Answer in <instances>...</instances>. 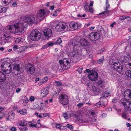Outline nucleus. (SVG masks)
Wrapping results in <instances>:
<instances>
[{"instance_id": "8fccbe9b", "label": "nucleus", "mask_w": 131, "mask_h": 131, "mask_svg": "<svg viewBox=\"0 0 131 131\" xmlns=\"http://www.w3.org/2000/svg\"><path fill=\"white\" fill-rule=\"evenodd\" d=\"M19 129L21 131H26L28 129L26 126L24 128H23L22 127L20 128Z\"/></svg>"}, {"instance_id": "72a5a7b5", "label": "nucleus", "mask_w": 131, "mask_h": 131, "mask_svg": "<svg viewBox=\"0 0 131 131\" xmlns=\"http://www.w3.org/2000/svg\"><path fill=\"white\" fill-rule=\"evenodd\" d=\"M63 116L66 119H67L68 118L70 117L71 116L70 113L69 112H66L64 113L63 114Z\"/></svg>"}, {"instance_id": "412c9836", "label": "nucleus", "mask_w": 131, "mask_h": 131, "mask_svg": "<svg viewBox=\"0 0 131 131\" xmlns=\"http://www.w3.org/2000/svg\"><path fill=\"white\" fill-rule=\"evenodd\" d=\"M127 60H126V61L125 59L124 60V59L123 60L125 62V67L127 69H131V59H129L127 58Z\"/></svg>"}, {"instance_id": "f257e3e1", "label": "nucleus", "mask_w": 131, "mask_h": 131, "mask_svg": "<svg viewBox=\"0 0 131 131\" xmlns=\"http://www.w3.org/2000/svg\"><path fill=\"white\" fill-rule=\"evenodd\" d=\"M41 36V33L38 30L34 29L30 33L29 37L32 40L37 41L40 39Z\"/></svg>"}, {"instance_id": "a19ab883", "label": "nucleus", "mask_w": 131, "mask_h": 131, "mask_svg": "<svg viewBox=\"0 0 131 131\" xmlns=\"http://www.w3.org/2000/svg\"><path fill=\"white\" fill-rule=\"evenodd\" d=\"M62 41L61 38H59L54 43L55 44H60L61 43Z\"/></svg>"}, {"instance_id": "5701e85b", "label": "nucleus", "mask_w": 131, "mask_h": 131, "mask_svg": "<svg viewBox=\"0 0 131 131\" xmlns=\"http://www.w3.org/2000/svg\"><path fill=\"white\" fill-rule=\"evenodd\" d=\"M59 62L61 68L63 70H66L68 69V66H65V65H66V64L64 63L63 60H59Z\"/></svg>"}, {"instance_id": "774afa93", "label": "nucleus", "mask_w": 131, "mask_h": 131, "mask_svg": "<svg viewBox=\"0 0 131 131\" xmlns=\"http://www.w3.org/2000/svg\"><path fill=\"white\" fill-rule=\"evenodd\" d=\"M90 70L89 69H87L84 71V73H89L90 72Z\"/></svg>"}, {"instance_id": "680f3d73", "label": "nucleus", "mask_w": 131, "mask_h": 131, "mask_svg": "<svg viewBox=\"0 0 131 131\" xmlns=\"http://www.w3.org/2000/svg\"><path fill=\"white\" fill-rule=\"evenodd\" d=\"M20 73H19V74L18 73V74H17L16 75V77H17V79L19 78H21V77H22L21 76V75H20Z\"/></svg>"}, {"instance_id": "4468645a", "label": "nucleus", "mask_w": 131, "mask_h": 131, "mask_svg": "<svg viewBox=\"0 0 131 131\" xmlns=\"http://www.w3.org/2000/svg\"><path fill=\"white\" fill-rule=\"evenodd\" d=\"M7 35L4 34L3 36L4 37L2 39L1 43L2 44L4 45L6 43H8L10 41L11 37L9 36H7Z\"/></svg>"}, {"instance_id": "37998d69", "label": "nucleus", "mask_w": 131, "mask_h": 131, "mask_svg": "<svg viewBox=\"0 0 131 131\" xmlns=\"http://www.w3.org/2000/svg\"><path fill=\"white\" fill-rule=\"evenodd\" d=\"M22 38H18L16 39L15 42L16 43H18L21 41Z\"/></svg>"}, {"instance_id": "f3484780", "label": "nucleus", "mask_w": 131, "mask_h": 131, "mask_svg": "<svg viewBox=\"0 0 131 131\" xmlns=\"http://www.w3.org/2000/svg\"><path fill=\"white\" fill-rule=\"evenodd\" d=\"M69 55L71 57H73L76 61H78L79 60V57L78 52L73 50L70 53Z\"/></svg>"}, {"instance_id": "bf43d9fd", "label": "nucleus", "mask_w": 131, "mask_h": 131, "mask_svg": "<svg viewBox=\"0 0 131 131\" xmlns=\"http://www.w3.org/2000/svg\"><path fill=\"white\" fill-rule=\"evenodd\" d=\"M102 96V97H104L105 98H106L108 97V94L105 93L103 94Z\"/></svg>"}, {"instance_id": "473e14b6", "label": "nucleus", "mask_w": 131, "mask_h": 131, "mask_svg": "<svg viewBox=\"0 0 131 131\" xmlns=\"http://www.w3.org/2000/svg\"><path fill=\"white\" fill-rule=\"evenodd\" d=\"M97 83L98 84V86L101 88L104 87V83L103 80H100Z\"/></svg>"}, {"instance_id": "49530a36", "label": "nucleus", "mask_w": 131, "mask_h": 131, "mask_svg": "<svg viewBox=\"0 0 131 131\" xmlns=\"http://www.w3.org/2000/svg\"><path fill=\"white\" fill-rule=\"evenodd\" d=\"M48 80V77L47 76H46L42 79V80L45 83H46L47 81Z\"/></svg>"}, {"instance_id": "20e7f679", "label": "nucleus", "mask_w": 131, "mask_h": 131, "mask_svg": "<svg viewBox=\"0 0 131 131\" xmlns=\"http://www.w3.org/2000/svg\"><path fill=\"white\" fill-rule=\"evenodd\" d=\"M88 77L91 80L95 81L98 78V74L95 70H92L89 73Z\"/></svg>"}, {"instance_id": "ea45409f", "label": "nucleus", "mask_w": 131, "mask_h": 131, "mask_svg": "<svg viewBox=\"0 0 131 131\" xmlns=\"http://www.w3.org/2000/svg\"><path fill=\"white\" fill-rule=\"evenodd\" d=\"M6 9L5 7L2 6H0V13L2 12L5 13L6 12Z\"/></svg>"}, {"instance_id": "cd10ccee", "label": "nucleus", "mask_w": 131, "mask_h": 131, "mask_svg": "<svg viewBox=\"0 0 131 131\" xmlns=\"http://www.w3.org/2000/svg\"><path fill=\"white\" fill-rule=\"evenodd\" d=\"M80 43L82 46H88L89 45V42L85 39H80Z\"/></svg>"}, {"instance_id": "4c0bfd02", "label": "nucleus", "mask_w": 131, "mask_h": 131, "mask_svg": "<svg viewBox=\"0 0 131 131\" xmlns=\"http://www.w3.org/2000/svg\"><path fill=\"white\" fill-rule=\"evenodd\" d=\"M67 58L66 59V63L65 64H66L65 65V66H68L69 67H68V69L70 67V65H69L70 62H71V59H70L68 58L67 60Z\"/></svg>"}, {"instance_id": "79ce46f5", "label": "nucleus", "mask_w": 131, "mask_h": 131, "mask_svg": "<svg viewBox=\"0 0 131 131\" xmlns=\"http://www.w3.org/2000/svg\"><path fill=\"white\" fill-rule=\"evenodd\" d=\"M67 127L70 129V130H72L73 129V127L72 125H70L69 124H68L66 125Z\"/></svg>"}, {"instance_id": "2f4dec72", "label": "nucleus", "mask_w": 131, "mask_h": 131, "mask_svg": "<svg viewBox=\"0 0 131 131\" xmlns=\"http://www.w3.org/2000/svg\"><path fill=\"white\" fill-rule=\"evenodd\" d=\"M28 123L25 120H23L21 122H20L19 124L20 126H26Z\"/></svg>"}, {"instance_id": "0eeeda50", "label": "nucleus", "mask_w": 131, "mask_h": 131, "mask_svg": "<svg viewBox=\"0 0 131 131\" xmlns=\"http://www.w3.org/2000/svg\"><path fill=\"white\" fill-rule=\"evenodd\" d=\"M49 12V11L46 9H41L38 12L37 17L40 20H42L44 17L45 15L48 14Z\"/></svg>"}, {"instance_id": "0e129e2a", "label": "nucleus", "mask_w": 131, "mask_h": 131, "mask_svg": "<svg viewBox=\"0 0 131 131\" xmlns=\"http://www.w3.org/2000/svg\"><path fill=\"white\" fill-rule=\"evenodd\" d=\"M10 130L11 131H17L16 128V127H12Z\"/></svg>"}, {"instance_id": "052dcab7", "label": "nucleus", "mask_w": 131, "mask_h": 131, "mask_svg": "<svg viewBox=\"0 0 131 131\" xmlns=\"http://www.w3.org/2000/svg\"><path fill=\"white\" fill-rule=\"evenodd\" d=\"M118 100L117 99L114 98L113 99L112 102L113 103H116L118 102Z\"/></svg>"}, {"instance_id": "f8f14e48", "label": "nucleus", "mask_w": 131, "mask_h": 131, "mask_svg": "<svg viewBox=\"0 0 131 131\" xmlns=\"http://www.w3.org/2000/svg\"><path fill=\"white\" fill-rule=\"evenodd\" d=\"M80 41V39H79V37L75 36L69 42V44L70 46H73L79 43Z\"/></svg>"}, {"instance_id": "c756f323", "label": "nucleus", "mask_w": 131, "mask_h": 131, "mask_svg": "<svg viewBox=\"0 0 131 131\" xmlns=\"http://www.w3.org/2000/svg\"><path fill=\"white\" fill-rule=\"evenodd\" d=\"M13 0H2V4L4 6H7L12 2Z\"/></svg>"}, {"instance_id": "f03ea898", "label": "nucleus", "mask_w": 131, "mask_h": 131, "mask_svg": "<svg viewBox=\"0 0 131 131\" xmlns=\"http://www.w3.org/2000/svg\"><path fill=\"white\" fill-rule=\"evenodd\" d=\"M1 70L7 74H9L12 71V68L11 64L7 61L3 62L1 66Z\"/></svg>"}, {"instance_id": "dca6fc26", "label": "nucleus", "mask_w": 131, "mask_h": 131, "mask_svg": "<svg viewBox=\"0 0 131 131\" xmlns=\"http://www.w3.org/2000/svg\"><path fill=\"white\" fill-rule=\"evenodd\" d=\"M80 116L79 114L77 113L74 114L73 116V119L75 121H80L81 122L84 123H86L88 122V121H85L83 119H81L80 118Z\"/></svg>"}, {"instance_id": "39448f33", "label": "nucleus", "mask_w": 131, "mask_h": 131, "mask_svg": "<svg viewBox=\"0 0 131 131\" xmlns=\"http://www.w3.org/2000/svg\"><path fill=\"white\" fill-rule=\"evenodd\" d=\"M67 27L66 23L63 22H59L56 25L55 29L57 31L60 32L64 30Z\"/></svg>"}, {"instance_id": "e433bc0d", "label": "nucleus", "mask_w": 131, "mask_h": 131, "mask_svg": "<svg viewBox=\"0 0 131 131\" xmlns=\"http://www.w3.org/2000/svg\"><path fill=\"white\" fill-rule=\"evenodd\" d=\"M18 112L21 114L24 115L27 112L26 110L25 109H23L22 110H19Z\"/></svg>"}, {"instance_id": "7c9ffc66", "label": "nucleus", "mask_w": 131, "mask_h": 131, "mask_svg": "<svg viewBox=\"0 0 131 131\" xmlns=\"http://www.w3.org/2000/svg\"><path fill=\"white\" fill-rule=\"evenodd\" d=\"M108 8H108V7H107V6H106L105 10L100 13L99 14L101 15V14H104V15H105L107 14V13H108V14H109V15L112 14V12H111V11L108 10Z\"/></svg>"}, {"instance_id": "1a4fd4ad", "label": "nucleus", "mask_w": 131, "mask_h": 131, "mask_svg": "<svg viewBox=\"0 0 131 131\" xmlns=\"http://www.w3.org/2000/svg\"><path fill=\"white\" fill-rule=\"evenodd\" d=\"M60 103L63 105H67L68 103L69 100L67 96L64 94H61L59 97Z\"/></svg>"}, {"instance_id": "c03bdc74", "label": "nucleus", "mask_w": 131, "mask_h": 131, "mask_svg": "<svg viewBox=\"0 0 131 131\" xmlns=\"http://www.w3.org/2000/svg\"><path fill=\"white\" fill-rule=\"evenodd\" d=\"M55 83L56 85L58 86H62V84L61 83V82L59 81H56Z\"/></svg>"}, {"instance_id": "b1692460", "label": "nucleus", "mask_w": 131, "mask_h": 131, "mask_svg": "<svg viewBox=\"0 0 131 131\" xmlns=\"http://www.w3.org/2000/svg\"><path fill=\"white\" fill-rule=\"evenodd\" d=\"M125 97H129L131 99V90L127 89L125 91L124 94Z\"/></svg>"}, {"instance_id": "bb28decb", "label": "nucleus", "mask_w": 131, "mask_h": 131, "mask_svg": "<svg viewBox=\"0 0 131 131\" xmlns=\"http://www.w3.org/2000/svg\"><path fill=\"white\" fill-rule=\"evenodd\" d=\"M91 91H92L94 94H96L100 92V89L97 87H96L94 86H91Z\"/></svg>"}, {"instance_id": "9b49d317", "label": "nucleus", "mask_w": 131, "mask_h": 131, "mask_svg": "<svg viewBox=\"0 0 131 131\" xmlns=\"http://www.w3.org/2000/svg\"><path fill=\"white\" fill-rule=\"evenodd\" d=\"M25 68L28 72L30 74L34 73L35 71V69L34 66L30 63H28L26 65Z\"/></svg>"}, {"instance_id": "aec40b11", "label": "nucleus", "mask_w": 131, "mask_h": 131, "mask_svg": "<svg viewBox=\"0 0 131 131\" xmlns=\"http://www.w3.org/2000/svg\"><path fill=\"white\" fill-rule=\"evenodd\" d=\"M14 113L12 111H10L6 116V120H12L14 119Z\"/></svg>"}, {"instance_id": "4d7b16f0", "label": "nucleus", "mask_w": 131, "mask_h": 131, "mask_svg": "<svg viewBox=\"0 0 131 131\" xmlns=\"http://www.w3.org/2000/svg\"><path fill=\"white\" fill-rule=\"evenodd\" d=\"M83 103H78L77 105V107H81L83 105Z\"/></svg>"}, {"instance_id": "4be33fe9", "label": "nucleus", "mask_w": 131, "mask_h": 131, "mask_svg": "<svg viewBox=\"0 0 131 131\" xmlns=\"http://www.w3.org/2000/svg\"><path fill=\"white\" fill-rule=\"evenodd\" d=\"M69 26L72 29L75 30L79 27L78 23L75 22H71L70 23Z\"/></svg>"}, {"instance_id": "9d476101", "label": "nucleus", "mask_w": 131, "mask_h": 131, "mask_svg": "<svg viewBox=\"0 0 131 131\" xmlns=\"http://www.w3.org/2000/svg\"><path fill=\"white\" fill-rule=\"evenodd\" d=\"M23 27V24L22 23H18L14 24V28L16 32H22L24 30Z\"/></svg>"}, {"instance_id": "6e6d98bb", "label": "nucleus", "mask_w": 131, "mask_h": 131, "mask_svg": "<svg viewBox=\"0 0 131 131\" xmlns=\"http://www.w3.org/2000/svg\"><path fill=\"white\" fill-rule=\"evenodd\" d=\"M87 12L91 13H93V9L92 8L90 7Z\"/></svg>"}, {"instance_id": "a18cd8bd", "label": "nucleus", "mask_w": 131, "mask_h": 131, "mask_svg": "<svg viewBox=\"0 0 131 131\" xmlns=\"http://www.w3.org/2000/svg\"><path fill=\"white\" fill-rule=\"evenodd\" d=\"M84 7L85 10L87 12L88 10V9H89L90 7L88 5L87 3H86L85 4Z\"/></svg>"}, {"instance_id": "5fc2aeb1", "label": "nucleus", "mask_w": 131, "mask_h": 131, "mask_svg": "<svg viewBox=\"0 0 131 131\" xmlns=\"http://www.w3.org/2000/svg\"><path fill=\"white\" fill-rule=\"evenodd\" d=\"M61 126L59 124H57L55 126V127L56 128L59 129H61Z\"/></svg>"}, {"instance_id": "f704fd0d", "label": "nucleus", "mask_w": 131, "mask_h": 131, "mask_svg": "<svg viewBox=\"0 0 131 131\" xmlns=\"http://www.w3.org/2000/svg\"><path fill=\"white\" fill-rule=\"evenodd\" d=\"M78 44L73 46V50L75 51H76L78 52L79 49H80V46Z\"/></svg>"}, {"instance_id": "e2e57ef3", "label": "nucleus", "mask_w": 131, "mask_h": 131, "mask_svg": "<svg viewBox=\"0 0 131 131\" xmlns=\"http://www.w3.org/2000/svg\"><path fill=\"white\" fill-rule=\"evenodd\" d=\"M35 100V98L33 96H31L29 99V100L31 101H33Z\"/></svg>"}, {"instance_id": "c85d7f7f", "label": "nucleus", "mask_w": 131, "mask_h": 131, "mask_svg": "<svg viewBox=\"0 0 131 131\" xmlns=\"http://www.w3.org/2000/svg\"><path fill=\"white\" fill-rule=\"evenodd\" d=\"M14 24L10 25L9 26L6 27L4 28V31L5 32H8L10 30H12L14 28Z\"/></svg>"}, {"instance_id": "423d86ee", "label": "nucleus", "mask_w": 131, "mask_h": 131, "mask_svg": "<svg viewBox=\"0 0 131 131\" xmlns=\"http://www.w3.org/2000/svg\"><path fill=\"white\" fill-rule=\"evenodd\" d=\"M88 37L90 40L92 41H95L100 38L99 33L97 32H92L89 34Z\"/></svg>"}, {"instance_id": "c9c22d12", "label": "nucleus", "mask_w": 131, "mask_h": 131, "mask_svg": "<svg viewBox=\"0 0 131 131\" xmlns=\"http://www.w3.org/2000/svg\"><path fill=\"white\" fill-rule=\"evenodd\" d=\"M130 18V16L123 15L119 17V19L121 20H123L125 19Z\"/></svg>"}, {"instance_id": "7ed1b4c3", "label": "nucleus", "mask_w": 131, "mask_h": 131, "mask_svg": "<svg viewBox=\"0 0 131 131\" xmlns=\"http://www.w3.org/2000/svg\"><path fill=\"white\" fill-rule=\"evenodd\" d=\"M25 22L31 25L33 24H36L38 21L37 17L36 16L33 15L26 16L25 18Z\"/></svg>"}, {"instance_id": "ddd939ff", "label": "nucleus", "mask_w": 131, "mask_h": 131, "mask_svg": "<svg viewBox=\"0 0 131 131\" xmlns=\"http://www.w3.org/2000/svg\"><path fill=\"white\" fill-rule=\"evenodd\" d=\"M44 36L47 38L50 37L52 34L51 30L49 28H47L44 29L43 31Z\"/></svg>"}, {"instance_id": "6e6552de", "label": "nucleus", "mask_w": 131, "mask_h": 131, "mask_svg": "<svg viewBox=\"0 0 131 131\" xmlns=\"http://www.w3.org/2000/svg\"><path fill=\"white\" fill-rule=\"evenodd\" d=\"M120 101L121 103L126 109L128 110H131V103L129 100L124 98L121 99Z\"/></svg>"}, {"instance_id": "09e8293b", "label": "nucleus", "mask_w": 131, "mask_h": 131, "mask_svg": "<svg viewBox=\"0 0 131 131\" xmlns=\"http://www.w3.org/2000/svg\"><path fill=\"white\" fill-rule=\"evenodd\" d=\"M49 47L51 46L54 45L55 44L54 42H51L50 41L49 42L47 43Z\"/></svg>"}, {"instance_id": "58836bf2", "label": "nucleus", "mask_w": 131, "mask_h": 131, "mask_svg": "<svg viewBox=\"0 0 131 131\" xmlns=\"http://www.w3.org/2000/svg\"><path fill=\"white\" fill-rule=\"evenodd\" d=\"M125 74L127 76L131 78V70H130L126 71L125 72Z\"/></svg>"}, {"instance_id": "2eb2a0df", "label": "nucleus", "mask_w": 131, "mask_h": 131, "mask_svg": "<svg viewBox=\"0 0 131 131\" xmlns=\"http://www.w3.org/2000/svg\"><path fill=\"white\" fill-rule=\"evenodd\" d=\"M114 69L116 72H118L121 75H123L124 73V69H123V67L121 64L114 68Z\"/></svg>"}, {"instance_id": "de8ad7c7", "label": "nucleus", "mask_w": 131, "mask_h": 131, "mask_svg": "<svg viewBox=\"0 0 131 131\" xmlns=\"http://www.w3.org/2000/svg\"><path fill=\"white\" fill-rule=\"evenodd\" d=\"M105 50V48H102L101 49L99 50L98 51V53L100 54Z\"/></svg>"}, {"instance_id": "a878e982", "label": "nucleus", "mask_w": 131, "mask_h": 131, "mask_svg": "<svg viewBox=\"0 0 131 131\" xmlns=\"http://www.w3.org/2000/svg\"><path fill=\"white\" fill-rule=\"evenodd\" d=\"M13 69L15 71H16L18 72V73L19 74L21 73L20 69H21V67H20V65L19 64H15L13 68Z\"/></svg>"}, {"instance_id": "393cba45", "label": "nucleus", "mask_w": 131, "mask_h": 131, "mask_svg": "<svg viewBox=\"0 0 131 131\" xmlns=\"http://www.w3.org/2000/svg\"><path fill=\"white\" fill-rule=\"evenodd\" d=\"M6 76L3 72L0 71V82H3L5 81Z\"/></svg>"}, {"instance_id": "864d4df0", "label": "nucleus", "mask_w": 131, "mask_h": 131, "mask_svg": "<svg viewBox=\"0 0 131 131\" xmlns=\"http://www.w3.org/2000/svg\"><path fill=\"white\" fill-rule=\"evenodd\" d=\"M48 47V45L47 43L46 44L44 45L43 46L42 48H41V49H45L47 48Z\"/></svg>"}, {"instance_id": "3c124183", "label": "nucleus", "mask_w": 131, "mask_h": 131, "mask_svg": "<svg viewBox=\"0 0 131 131\" xmlns=\"http://www.w3.org/2000/svg\"><path fill=\"white\" fill-rule=\"evenodd\" d=\"M104 60V58H103L97 60V62L99 64H101V63Z\"/></svg>"}, {"instance_id": "338daca9", "label": "nucleus", "mask_w": 131, "mask_h": 131, "mask_svg": "<svg viewBox=\"0 0 131 131\" xmlns=\"http://www.w3.org/2000/svg\"><path fill=\"white\" fill-rule=\"evenodd\" d=\"M21 89L20 88H18L16 90V92L17 93H18L20 92L21 90Z\"/></svg>"}, {"instance_id": "6ab92c4d", "label": "nucleus", "mask_w": 131, "mask_h": 131, "mask_svg": "<svg viewBox=\"0 0 131 131\" xmlns=\"http://www.w3.org/2000/svg\"><path fill=\"white\" fill-rule=\"evenodd\" d=\"M112 63L111 65H112L114 68H115L117 66L120 65L121 64L119 62V60L117 59H113L112 61Z\"/></svg>"}, {"instance_id": "13d9d810", "label": "nucleus", "mask_w": 131, "mask_h": 131, "mask_svg": "<svg viewBox=\"0 0 131 131\" xmlns=\"http://www.w3.org/2000/svg\"><path fill=\"white\" fill-rule=\"evenodd\" d=\"M41 114H42L43 115V116H42L43 117L49 116L48 114L46 113H44L43 114L41 113Z\"/></svg>"}, {"instance_id": "69168bd1", "label": "nucleus", "mask_w": 131, "mask_h": 131, "mask_svg": "<svg viewBox=\"0 0 131 131\" xmlns=\"http://www.w3.org/2000/svg\"><path fill=\"white\" fill-rule=\"evenodd\" d=\"M18 47L17 45H15L13 47V50H15L17 49Z\"/></svg>"}, {"instance_id": "a211bd4d", "label": "nucleus", "mask_w": 131, "mask_h": 131, "mask_svg": "<svg viewBox=\"0 0 131 131\" xmlns=\"http://www.w3.org/2000/svg\"><path fill=\"white\" fill-rule=\"evenodd\" d=\"M49 88L47 87L42 90L41 92V95L42 97H45L49 93Z\"/></svg>"}, {"instance_id": "603ef678", "label": "nucleus", "mask_w": 131, "mask_h": 131, "mask_svg": "<svg viewBox=\"0 0 131 131\" xmlns=\"http://www.w3.org/2000/svg\"><path fill=\"white\" fill-rule=\"evenodd\" d=\"M95 106L97 107H100L102 106V105L100 102H99L96 104Z\"/></svg>"}]
</instances>
